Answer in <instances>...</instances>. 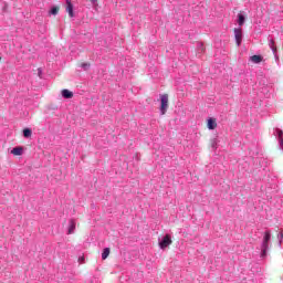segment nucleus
I'll use <instances>...</instances> for the list:
<instances>
[{"mask_svg": "<svg viewBox=\"0 0 283 283\" xmlns=\"http://www.w3.org/2000/svg\"><path fill=\"white\" fill-rule=\"evenodd\" d=\"M11 154H13V156H21L23 154V147H14Z\"/></svg>", "mask_w": 283, "mask_h": 283, "instance_id": "9", "label": "nucleus"}, {"mask_svg": "<svg viewBox=\"0 0 283 283\" xmlns=\"http://www.w3.org/2000/svg\"><path fill=\"white\" fill-rule=\"evenodd\" d=\"M271 241V232L266 231L263 238L262 243V255H266V251H269V242Z\"/></svg>", "mask_w": 283, "mask_h": 283, "instance_id": "2", "label": "nucleus"}, {"mask_svg": "<svg viewBox=\"0 0 283 283\" xmlns=\"http://www.w3.org/2000/svg\"><path fill=\"white\" fill-rule=\"evenodd\" d=\"M234 39L238 46L242 45V29H234Z\"/></svg>", "mask_w": 283, "mask_h": 283, "instance_id": "4", "label": "nucleus"}, {"mask_svg": "<svg viewBox=\"0 0 283 283\" xmlns=\"http://www.w3.org/2000/svg\"><path fill=\"white\" fill-rule=\"evenodd\" d=\"M23 136H24V138H30V136H32V129L24 128L23 129Z\"/></svg>", "mask_w": 283, "mask_h": 283, "instance_id": "13", "label": "nucleus"}, {"mask_svg": "<svg viewBox=\"0 0 283 283\" xmlns=\"http://www.w3.org/2000/svg\"><path fill=\"white\" fill-rule=\"evenodd\" d=\"M281 238H283V232H281Z\"/></svg>", "mask_w": 283, "mask_h": 283, "instance_id": "19", "label": "nucleus"}, {"mask_svg": "<svg viewBox=\"0 0 283 283\" xmlns=\"http://www.w3.org/2000/svg\"><path fill=\"white\" fill-rule=\"evenodd\" d=\"M207 127L208 129H216V127H218V122H216V118H209Z\"/></svg>", "mask_w": 283, "mask_h": 283, "instance_id": "6", "label": "nucleus"}, {"mask_svg": "<svg viewBox=\"0 0 283 283\" xmlns=\"http://www.w3.org/2000/svg\"><path fill=\"white\" fill-rule=\"evenodd\" d=\"M171 244V237L169 234H166L161 242H159L160 249H167Z\"/></svg>", "mask_w": 283, "mask_h": 283, "instance_id": "3", "label": "nucleus"}, {"mask_svg": "<svg viewBox=\"0 0 283 283\" xmlns=\"http://www.w3.org/2000/svg\"><path fill=\"white\" fill-rule=\"evenodd\" d=\"M250 60L252 61V63H262L264 61V57L262 55H252L250 57Z\"/></svg>", "mask_w": 283, "mask_h": 283, "instance_id": "8", "label": "nucleus"}, {"mask_svg": "<svg viewBox=\"0 0 283 283\" xmlns=\"http://www.w3.org/2000/svg\"><path fill=\"white\" fill-rule=\"evenodd\" d=\"M276 135H277L280 145L283 146V132H282V129L277 128L276 129Z\"/></svg>", "mask_w": 283, "mask_h": 283, "instance_id": "11", "label": "nucleus"}, {"mask_svg": "<svg viewBox=\"0 0 283 283\" xmlns=\"http://www.w3.org/2000/svg\"><path fill=\"white\" fill-rule=\"evenodd\" d=\"M270 48L274 53L277 52V48H275V40H270Z\"/></svg>", "mask_w": 283, "mask_h": 283, "instance_id": "15", "label": "nucleus"}, {"mask_svg": "<svg viewBox=\"0 0 283 283\" xmlns=\"http://www.w3.org/2000/svg\"><path fill=\"white\" fill-rule=\"evenodd\" d=\"M62 96L63 98H73L74 93L67 88L62 90Z\"/></svg>", "mask_w": 283, "mask_h": 283, "instance_id": "7", "label": "nucleus"}, {"mask_svg": "<svg viewBox=\"0 0 283 283\" xmlns=\"http://www.w3.org/2000/svg\"><path fill=\"white\" fill-rule=\"evenodd\" d=\"M238 23L239 25H244V17L242 15V13H239L238 14Z\"/></svg>", "mask_w": 283, "mask_h": 283, "instance_id": "14", "label": "nucleus"}, {"mask_svg": "<svg viewBox=\"0 0 283 283\" xmlns=\"http://www.w3.org/2000/svg\"><path fill=\"white\" fill-rule=\"evenodd\" d=\"M160 101H161L160 113L163 116H165L167 114V109H169V95L167 94L160 95Z\"/></svg>", "mask_w": 283, "mask_h": 283, "instance_id": "1", "label": "nucleus"}, {"mask_svg": "<svg viewBox=\"0 0 283 283\" xmlns=\"http://www.w3.org/2000/svg\"><path fill=\"white\" fill-rule=\"evenodd\" d=\"M66 12L71 19L74 18V4H72V0H66Z\"/></svg>", "mask_w": 283, "mask_h": 283, "instance_id": "5", "label": "nucleus"}, {"mask_svg": "<svg viewBox=\"0 0 283 283\" xmlns=\"http://www.w3.org/2000/svg\"><path fill=\"white\" fill-rule=\"evenodd\" d=\"M83 262H85V256H81V258L78 259V263H80V264H83Z\"/></svg>", "mask_w": 283, "mask_h": 283, "instance_id": "18", "label": "nucleus"}, {"mask_svg": "<svg viewBox=\"0 0 283 283\" xmlns=\"http://www.w3.org/2000/svg\"><path fill=\"white\" fill-rule=\"evenodd\" d=\"M59 10H60L59 7H53V8L51 9L50 13L53 14V15H56V14H59Z\"/></svg>", "mask_w": 283, "mask_h": 283, "instance_id": "16", "label": "nucleus"}, {"mask_svg": "<svg viewBox=\"0 0 283 283\" xmlns=\"http://www.w3.org/2000/svg\"><path fill=\"white\" fill-rule=\"evenodd\" d=\"M74 229H76V221L73 219L70 220V228H69V234L74 233Z\"/></svg>", "mask_w": 283, "mask_h": 283, "instance_id": "10", "label": "nucleus"}, {"mask_svg": "<svg viewBox=\"0 0 283 283\" xmlns=\"http://www.w3.org/2000/svg\"><path fill=\"white\" fill-rule=\"evenodd\" d=\"M81 67H83L84 70H87V67H90V63H82Z\"/></svg>", "mask_w": 283, "mask_h": 283, "instance_id": "17", "label": "nucleus"}, {"mask_svg": "<svg viewBox=\"0 0 283 283\" xmlns=\"http://www.w3.org/2000/svg\"><path fill=\"white\" fill-rule=\"evenodd\" d=\"M109 258V248H105L102 252V260H107Z\"/></svg>", "mask_w": 283, "mask_h": 283, "instance_id": "12", "label": "nucleus"}]
</instances>
